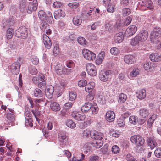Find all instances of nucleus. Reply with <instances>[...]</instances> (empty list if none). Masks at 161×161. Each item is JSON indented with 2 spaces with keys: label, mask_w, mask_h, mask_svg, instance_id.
<instances>
[{
  "label": "nucleus",
  "mask_w": 161,
  "mask_h": 161,
  "mask_svg": "<svg viewBox=\"0 0 161 161\" xmlns=\"http://www.w3.org/2000/svg\"><path fill=\"white\" fill-rule=\"evenodd\" d=\"M32 63L35 65H36L39 62V59L38 58L35 57H33L31 59Z\"/></svg>",
  "instance_id": "64"
},
{
  "label": "nucleus",
  "mask_w": 161,
  "mask_h": 161,
  "mask_svg": "<svg viewBox=\"0 0 161 161\" xmlns=\"http://www.w3.org/2000/svg\"><path fill=\"white\" fill-rule=\"evenodd\" d=\"M25 116L26 119H32V115L29 110H26L25 113Z\"/></svg>",
  "instance_id": "48"
},
{
  "label": "nucleus",
  "mask_w": 161,
  "mask_h": 161,
  "mask_svg": "<svg viewBox=\"0 0 161 161\" xmlns=\"http://www.w3.org/2000/svg\"><path fill=\"white\" fill-rule=\"evenodd\" d=\"M124 61L126 64H130L134 63L135 59L133 56L131 55H127L124 57Z\"/></svg>",
  "instance_id": "18"
},
{
  "label": "nucleus",
  "mask_w": 161,
  "mask_h": 161,
  "mask_svg": "<svg viewBox=\"0 0 161 161\" xmlns=\"http://www.w3.org/2000/svg\"><path fill=\"white\" fill-rule=\"evenodd\" d=\"M77 41L81 45H86V41L85 39L82 37H79L77 39Z\"/></svg>",
  "instance_id": "51"
},
{
  "label": "nucleus",
  "mask_w": 161,
  "mask_h": 161,
  "mask_svg": "<svg viewBox=\"0 0 161 161\" xmlns=\"http://www.w3.org/2000/svg\"><path fill=\"white\" fill-rule=\"evenodd\" d=\"M93 144L94 146L97 148H99L103 146V142L101 140H99L95 141Z\"/></svg>",
  "instance_id": "40"
},
{
  "label": "nucleus",
  "mask_w": 161,
  "mask_h": 161,
  "mask_svg": "<svg viewBox=\"0 0 161 161\" xmlns=\"http://www.w3.org/2000/svg\"><path fill=\"white\" fill-rule=\"evenodd\" d=\"M107 11L108 12L113 13L114 11V6L113 5L108 4Z\"/></svg>",
  "instance_id": "60"
},
{
  "label": "nucleus",
  "mask_w": 161,
  "mask_h": 161,
  "mask_svg": "<svg viewBox=\"0 0 161 161\" xmlns=\"http://www.w3.org/2000/svg\"><path fill=\"white\" fill-rule=\"evenodd\" d=\"M29 71L31 74L33 75H35L37 73V70L34 66H32L30 68Z\"/></svg>",
  "instance_id": "56"
},
{
  "label": "nucleus",
  "mask_w": 161,
  "mask_h": 161,
  "mask_svg": "<svg viewBox=\"0 0 161 161\" xmlns=\"http://www.w3.org/2000/svg\"><path fill=\"white\" fill-rule=\"evenodd\" d=\"M76 94L75 92H71L69 93V99L71 101L74 100L76 97Z\"/></svg>",
  "instance_id": "42"
},
{
  "label": "nucleus",
  "mask_w": 161,
  "mask_h": 161,
  "mask_svg": "<svg viewBox=\"0 0 161 161\" xmlns=\"http://www.w3.org/2000/svg\"><path fill=\"white\" fill-rule=\"evenodd\" d=\"M149 114V110L147 108H144L141 109L139 110V115L141 117L146 118Z\"/></svg>",
  "instance_id": "27"
},
{
  "label": "nucleus",
  "mask_w": 161,
  "mask_h": 161,
  "mask_svg": "<svg viewBox=\"0 0 161 161\" xmlns=\"http://www.w3.org/2000/svg\"><path fill=\"white\" fill-rule=\"evenodd\" d=\"M92 106V103L90 102H86L81 108V110L82 112L86 113L90 110Z\"/></svg>",
  "instance_id": "19"
},
{
  "label": "nucleus",
  "mask_w": 161,
  "mask_h": 161,
  "mask_svg": "<svg viewBox=\"0 0 161 161\" xmlns=\"http://www.w3.org/2000/svg\"><path fill=\"white\" fill-rule=\"evenodd\" d=\"M139 74V69L137 68H135L130 73V77H135Z\"/></svg>",
  "instance_id": "39"
},
{
  "label": "nucleus",
  "mask_w": 161,
  "mask_h": 161,
  "mask_svg": "<svg viewBox=\"0 0 161 161\" xmlns=\"http://www.w3.org/2000/svg\"><path fill=\"white\" fill-rule=\"evenodd\" d=\"M82 54L84 58L88 60H93L96 57V54L93 52L87 49H84L82 51Z\"/></svg>",
  "instance_id": "5"
},
{
  "label": "nucleus",
  "mask_w": 161,
  "mask_h": 161,
  "mask_svg": "<svg viewBox=\"0 0 161 161\" xmlns=\"http://www.w3.org/2000/svg\"><path fill=\"white\" fill-rule=\"evenodd\" d=\"M130 140L132 143L135 144L137 146H142L145 142L143 138L140 135L132 136Z\"/></svg>",
  "instance_id": "4"
},
{
  "label": "nucleus",
  "mask_w": 161,
  "mask_h": 161,
  "mask_svg": "<svg viewBox=\"0 0 161 161\" xmlns=\"http://www.w3.org/2000/svg\"><path fill=\"white\" fill-rule=\"evenodd\" d=\"M15 33L17 37L23 39L26 38L28 35L27 28L25 26L19 27L15 31Z\"/></svg>",
  "instance_id": "3"
},
{
  "label": "nucleus",
  "mask_w": 161,
  "mask_h": 161,
  "mask_svg": "<svg viewBox=\"0 0 161 161\" xmlns=\"http://www.w3.org/2000/svg\"><path fill=\"white\" fill-rule=\"evenodd\" d=\"M91 137L97 140H101L103 139L101 133L94 131H91Z\"/></svg>",
  "instance_id": "22"
},
{
  "label": "nucleus",
  "mask_w": 161,
  "mask_h": 161,
  "mask_svg": "<svg viewBox=\"0 0 161 161\" xmlns=\"http://www.w3.org/2000/svg\"><path fill=\"white\" fill-rule=\"evenodd\" d=\"M73 22L75 25H79L82 22V19L80 16H75L73 18Z\"/></svg>",
  "instance_id": "31"
},
{
  "label": "nucleus",
  "mask_w": 161,
  "mask_h": 161,
  "mask_svg": "<svg viewBox=\"0 0 161 161\" xmlns=\"http://www.w3.org/2000/svg\"><path fill=\"white\" fill-rule=\"evenodd\" d=\"M54 92V87L51 85L48 86L45 92V95L48 99L52 98L53 96V94Z\"/></svg>",
  "instance_id": "15"
},
{
  "label": "nucleus",
  "mask_w": 161,
  "mask_h": 161,
  "mask_svg": "<svg viewBox=\"0 0 161 161\" xmlns=\"http://www.w3.org/2000/svg\"><path fill=\"white\" fill-rule=\"evenodd\" d=\"M148 145L150 147L151 149L154 148L157 145L156 140L153 138L150 137L147 140Z\"/></svg>",
  "instance_id": "23"
},
{
  "label": "nucleus",
  "mask_w": 161,
  "mask_h": 161,
  "mask_svg": "<svg viewBox=\"0 0 161 161\" xmlns=\"http://www.w3.org/2000/svg\"><path fill=\"white\" fill-rule=\"evenodd\" d=\"M112 73L110 70L102 72L100 73L99 77L100 80L103 82H106L110 78Z\"/></svg>",
  "instance_id": "7"
},
{
  "label": "nucleus",
  "mask_w": 161,
  "mask_h": 161,
  "mask_svg": "<svg viewBox=\"0 0 161 161\" xmlns=\"http://www.w3.org/2000/svg\"><path fill=\"white\" fill-rule=\"evenodd\" d=\"M139 4L142 7L141 9L145 10L147 9H151L152 8V2L150 0H144Z\"/></svg>",
  "instance_id": "10"
},
{
  "label": "nucleus",
  "mask_w": 161,
  "mask_h": 161,
  "mask_svg": "<svg viewBox=\"0 0 161 161\" xmlns=\"http://www.w3.org/2000/svg\"><path fill=\"white\" fill-rule=\"evenodd\" d=\"M15 21L14 18L12 17L7 19L6 21L4 22L3 25V27L4 29H7L10 26L14 25Z\"/></svg>",
  "instance_id": "12"
},
{
  "label": "nucleus",
  "mask_w": 161,
  "mask_h": 161,
  "mask_svg": "<svg viewBox=\"0 0 161 161\" xmlns=\"http://www.w3.org/2000/svg\"><path fill=\"white\" fill-rule=\"evenodd\" d=\"M137 28L135 25L129 26L126 30L125 35L127 37H129L133 35L136 32Z\"/></svg>",
  "instance_id": "11"
},
{
  "label": "nucleus",
  "mask_w": 161,
  "mask_h": 161,
  "mask_svg": "<svg viewBox=\"0 0 161 161\" xmlns=\"http://www.w3.org/2000/svg\"><path fill=\"white\" fill-rule=\"evenodd\" d=\"M119 151V148L118 146L114 145L112 148V152L114 154L118 153Z\"/></svg>",
  "instance_id": "49"
},
{
  "label": "nucleus",
  "mask_w": 161,
  "mask_h": 161,
  "mask_svg": "<svg viewBox=\"0 0 161 161\" xmlns=\"http://www.w3.org/2000/svg\"><path fill=\"white\" fill-rule=\"evenodd\" d=\"M72 117L78 121H83L85 118V115L83 113L73 112L71 114Z\"/></svg>",
  "instance_id": "13"
},
{
  "label": "nucleus",
  "mask_w": 161,
  "mask_h": 161,
  "mask_svg": "<svg viewBox=\"0 0 161 161\" xmlns=\"http://www.w3.org/2000/svg\"><path fill=\"white\" fill-rule=\"evenodd\" d=\"M32 119H26L25 125L26 127H32L33 126V124L32 123Z\"/></svg>",
  "instance_id": "44"
},
{
  "label": "nucleus",
  "mask_w": 161,
  "mask_h": 161,
  "mask_svg": "<svg viewBox=\"0 0 161 161\" xmlns=\"http://www.w3.org/2000/svg\"><path fill=\"white\" fill-rule=\"evenodd\" d=\"M87 81L85 80H82L78 82V85L80 87H84L86 86L87 84Z\"/></svg>",
  "instance_id": "52"
},
{
  "label": "nucleus",
  "mask_w": 161,
  "mask_h": 161,
  "mask_svg": "<svg viewBox=\"0 0 161 161\" xmlns=\"http://www.w3.org/2000/svg\"><path fill=\"white\" fill-rule=\"evenodd\" d=\"M62 5L61 2L56 1L53 3V6L54 8H58L60 7Z\"/></svg>",
  "instance_id": "61"
},
{
  "label": "nucleus",
  "mask_w": 161,
  "mask_h": 161,
  "mask_svg": "<svg viewBox=\"0 0 161 161\" xmlns=\"http://www.w3.org/2000/svg\"><path fill=\"white\" fill-rule=\"evenodd\" d=\"M29 2L26 0H21L19 4V8L21 11H24L27 10L26 6L28 5Z\"/></svg>",
  "instance_id": "25"
},
{
  "label": "nucleus",
  "mask_w": 161,
  "mask_h": 161,
  "mask_svg": "<svg viewBox=\"0 0 161 161\" xmlns=\"http://www.w3.org/2000/svg\"><path fill=\"white\" fill-rule=\"evenodd\" d=\"M38 87L42 89H44L46 88V81H42L38 83Z\"/></svg>",
  "instance_id": "54"
},
{
  "label": "nucleus",
  "mask_w": 161,
  "mask_h": 161,
  "mask_svg": "<svg viewBox=\"0 0 161 161\" xmlns=\"http://www.w3.org/2000/svg\"><path fill=\"white\" fill-rule=\"evenodd\" d=\"M142 41L147 40L148 36L147 31L145 30H142L139 34L138 36Z\"/></svg>",
  "instance_id": "21"
},
{
  "label": "nucleus",
  "mask_w": 161,
  "mask_h": 161,
  "mask_svg": "<svg viewBox=\"0 0 161 161\" xmlns=\"http://www.w3.org/2000/svg\"><path fill=\"white\" fill-rule=\"evenodd\" d=\"M108 144H106L102 148L100 149V151L102 152L103 154H105L108 152Z\"/></svg>",
  "instance_id": "50"
},
{
  "label": "nucleus",
  "mask_w": 161,
  "mask_h": 161,
  "mask_svg": "<svg viewBox=\"0 0 161 161\" xmlns=\"http://www.w3.org/2000/svg\"><path fill=\"white\" fill-rule=\"evenodd\" d=\"M126 159L127 161H137L134 157L130 154H128L126 155Z\"/></svg>",
  "instance_id": "59"
},
{
  "label": "nucleus",
  "mask_w": 161,
  "mask_h": 161,
  "mask_svg": "<svg viewBox=\"0 0 161 161\" xmlns=\"http://www.w3.org/2000/svg\"><path fill=\"white\" fill-rule=\"evenodd\" d=\"M63 67L60 64H58L56 65L55 67V70L57 74L59 75L62 74Z\"/></svg>",
  "instance_id": "33"
},
{
  "label": "nucleus",
  "mask_w": 161,
  "mask_h": 161,
  "mask_svg": "<svg viewBox=\"0 0 161 161\" xmlns=\"http://www.w3.org/2000/svg\"><path fill=\"white\" fill-rule=\"evenodd\" d=\"M136 96L140 99H142L146 97V90L144 89H142L136 93Z\"/></svg>",
  "instance_id": "26"
},
{
  "label": "nucleus",
  "mask_w": 161,
  "mask_h": 161,
  "mask_svg": "<svg viewBox=\"0 0 161 161\" xmlns=\"http://www.w3.org/2000/svg\"><path fill=\"white\" fill-rule=\"evenodd\" d=\"M65 15L64 12L61 9H59L55 11L54 13V18L56 19H58L65 16Z\"/></svg>",
  "instance_id": "20"
},
{
  "label": "nucleus",
  "mask_w": 161,
  "mask_h": 161,
  "mask_svg": "<svg viewBox=\"0 0 161 161\" xmlns=\"http://www.w3.org/2000/svg\"><path fill=\"white\" fill-rule=\"evenodd\" d=\"M122 14L124 16H126L129 15L131 13L130 9L128 8H125L122 10Z\"/></svg>",
  "instance_id": "41"
},
{
  "label": "nucleus",
  "mask_w": 161,
  "mask_h": 161,
  "mask_svg": "<svg viewBox=\"0 0 161 161\" xmlns=\"http://www.w3.org/2000/svg\"><path fill=\"white\" fill-rule=\"evenodd\" d=\"M144 68L145 70H148L151 69V63L148 62L146 63L144 65Z\"/></svg>",
  "instance_id": "58"
},
{
  "label": "nucleus",
  "mask_w": 161,
  "mask_h": 161,
  "mask_svg": "<svg viewBox=\"0 0 161 161\" xmlns=\"http://www.w3.org/2000/svg\"><path fill=\"white\" fill-rule=\"evenodd\" d=\"M5 116L10 123L14 122L15 120V116L13 114L7 113L5 114Z\"/></svg>",
  "instance_id": "29"
},
{
  "label": "nucleus",
  "mask_w": 161,
  "mask_h": 161,
  "mask_svg": "<svg viewBox=\"0 0 161 161\" xmlns=\"http://www.w3.org/2000/svg\"><path fill=\"white\" fill-rule=\"evenodd\" d=\"M105 118L107 121L110 122H113L115 118V114L112 111H108L106 113Z\"/></svg>",
  "instance_id": "14"
},
{
  "label": "nucleus",
  "mask_w": 161,
  "mask_h": 161,
  "mask_svg": "<svg viewBox=\"0 0 161 161\" xmlns=\"http://www.w3.org/2000/svg\"><path fill=\"white\" fill-rule=\"evenodd\" d=\"M66 125L70 128H74L76 127V125L72 119H68L66 122Z\"/></svg>",
  "instance_id": "36"
},
{
  "label": "nucleus",
  "mask_w": 161,
  "mask_h": 161,
  "mask_svg": "<svg viewBox=\"0 0 161 161\" xmlns=\"http://www.w3.org/2000/svg\"><path fill=\"white\" fill-rule=\"evenodd\" d=\"M140 41H142L140 39L139 37L137 36L132 40L131 44L133 46H135L138 44Z\"/></svg>",
  "instance_id": "38"
},
{
  "label": "nucleus",
  "mask_w": 161,
  "mask_h": 161,
  "mask_svg": "<svg viewBox=\"0 0 161 161\" xmlns=\"http://www.w3.org/2000/svg\"><path fill=\"white\" fill-rule=\"evenodd\" d=\"M137 118L134 116H131L129 118L130 122L133 124H135L137 122Z\"/></svg>",
  "instance_id": "45"
},
{
  "label": "nucleus",
  "mask_w": 161,
  "mask_h": 161,
  "mask_svg": "<svg viewBox=\"0 0 161 161\" xmlns=\"http://www.w3.org/2000/svg\"><path fill=\"white\" fill-rule=\"evenodd\" d=\"M38 16L40 19L43 21H47L49 23L52 24L53 21V18L52 16L51 13L49 12L48 15L43 10H40L38 13Z\"/></svg>",
  "instance_id": "2"
},
{
  "label": "nucleus",
  "mask_w": 161,
  "mask_h": 161,
  "mask_svg": "<svg viewBox=\"0 0 161 161\" xmlns=\"http://www.w3.org/2000/svg\"><path fill=\"white\" fill-rule=\"evenodd\" d=\"M68 5L69 7L72 8H76L79 6V4L77 2H73L69 3Z\"/></svg>",
  "instance_id": "55"
},
{
  "label": "nucleus",
  "mask_w": 161,
  "mask_h": 161,
  "mask_svg": "<svg viewBox=\"0 0 161 161\" xmlns=\"http://www.w3.org/2000/svg\"><path fill=\"white\" fill-rule=\"evenodd\" d=\"M91 108L92 112L93 114H95L97 113L98 108L97 105H94L93 106L92 105Z\"/></svg>",
  "instance_id": "57"
},
{
  "label": "nucleus",
  "mask_w": 161,
  "mask_h": 161,
  "mask_svg": "<svg viewBox=\"0 0 161 161\" xmlns=\"http://www.w3.org/2000/svg\"><path fill=\"white\" fill-rule=\"evenodd\" d=\"M94 94L93 93H89L86 97V100L89 101L92 100L94 99Z\"/></svg>",
  "instance_id": "63"
},
{
  "label": "nucleus",
  "mask_w": 161,
  "mask_h": 161,
  "mask_svg": "<svg viewBox=\"0 0 161 161\" xmlns=\"http://www.w3.org/2000/svg\"><path fill=\"white\" fill-rule=\"evenodd\" d=\"M161 36V28H156L151 32L150 39L153 43L157 45V49H159L161 47V42L158 37Z\"/></svg>",
  "instance_id": "1"
},
{
  "label": "nucleus",
  "mask_w": 161,
  "mask_h": 161,
  "mask_svg": "<svg viewBox=\"0 0 161 161\" xmlns=\"http://www.w3.org/2000/svg\"><path fill=\"white\" fill-rule=\"evenodd\" d=\"M6 29H7L6 32L7 38L8 39H10L13 36L14 30L13 29L10 28Z\"/></svg>",
  "instance_id": "32"
},
{
  "label": "nucleus",
  "mask_w": 161,
  "mask_h": 161,
  "mask_svg": "<svg viewBox=\"0 0 161 161\" xmlns=\"http://www.w3.org/2000/svg\"><path fill=\"white\" fill-rule=\"evenodd\" d=\"M124 39L123 33L122 31L116 33L114 37V41L115 43H120L122 42Z\"/></svg>",
  "instance_id": "17"
},
{
  "label": "nucleus",
  "mask_w": 161,
  "mask_h": 161,
  "mask_svg": "<svg viewBox=\"0 0 161 161\" xmlns=\"http://www.w3.org/2000/svg\"><path fill=\"white\" fill-rule=\"evenodd\" d=\"M38 6L37 0H34L33 3H30L27 8V12L29 14H31L32 12L36 11L37 9Z\"/></svg>",
  "instance_id": "9"
},
{
  "label": "nucleus",
  "mask_w": 161,
  "mask_h": 161,
  "mask_svg": "<svg viewBox=\"0 0 161 161\" xmlns=\"http://www.w3.org/2000/svg\"><path fill=\"white\" fill-rule=\"evenodd\" d=\"M95 86V83L93 82H90L87 84L85 88V90L88 92H91Z\"/></svg>",
  "instance_id": "28"
},
{
  "label": "nucleus",
  "mask_w": 161,
  "mask_h": 161,
  "mask_svg": "<svg viewBox=\"0 0 161 161\" xmlns=\"http://www.w3.org/2000/svg\"><path fill=\"white\" fill-rule=\"evenodd\" d=\"M105 52L104 51H101L98 54L97 60H96V63L98 64H100L102 62L104 58Z\"/></svg>",
  "instance_id": "30"
},
{
  "label": "nucleus",
  "mask_w": 161,
  "mask_h": 161,
  "mask_svg": "<svg viewBox=\"0 0 161 161\" xmlns=\"http://www.w3.org/2000/svg\"><path fill=\"white\" fill-rule=\"evenodd\" d=\"M47 21H43L40 25V27L43 31H44L49 28L48 24L47 23Z\"/></svg>",
  "instance_id": "37"
},
{
  "label": "nucleus",
  "mask_w": 161,
  "mask_h": 161,
  "mask_svg": "<svg viewBox=\"0 0 161 161\" xmlns=\"http://www.w3.org/2000/svg\"><path fill=\"white\" fill-rule=\"evenodd\" d=\"M127 98V97L126 95L121 93L119 95L118 102L120 103H123L126 100Z\"/></svg>",
  "instance_id": "35"
},
{
  "label": "nucleus",
  "mask_w": 161,
  "mask_h": 161,
  "mask_svg": "<svg viewBox=\"0 0 161 161\" xmlns=\"http://www.w3.org/2000/svg\"><path fill=\"white\" fill-rule=\"evenodd\" d=\"M110 52L112 55H116L119 53V51L117 48L114 47L111 49Z\"/></svg>",
  "instance_id": "46"
},
{
  "label": "nucleus",
  "mask_w": 161,
  "mask_h": 161,
  "mask_svg": "<svg viewBox=\"0 0 161 161\" xmlns=\"http://www.w3.org/2000/svg\"><path fill=\"white\" fill-rule=\"evenodd\" d=\"M101 22L99 21L94 22L91 26V29L92 30H95L98 26L101 25Z\"/></svg>",
  "instance_id": "43"
},
{
  "label": "nucleus",
  "mask_w": 161,
  "mask_h": 161,
  "mask_svg": "<svg viewBox=\"0 0 161 161\" xmlns=\"http://www.w3.org/2000/svg\"><path fill=\"white\" fill-rule=\"evenodd\" d=\"M86 70L88 74L91 76H95L97 74L96 67L92 64L89 63L87 64Z\"/></svg>",
  "instance_id": "6"
},
{
  "label": "nucleus",
  "mask_w": 161,
  "mask_h": 161,
  "mask_svg": "<svg viewBox=\"0 0 161 161\" xmlns=\"http://www.w3.org/2000/svg\"><path fill=\"white\" fill-rule=\"evenodd\" d=\"M34 95L36 97H42L43 94L40 89L36 88L34 91Z\"/></svg>",
  "instance_id": "34"
},
{
  "label": "nucleus",
  "mask_w": 161,
  "mask_h": 161,
  "mask_svg": "<svg viewBox=\"0 0 161 161\" xmlns=\"http://www.w3.org/2000/svg\"><path fill=\"white\" fill-rule=\"evenodd\" d=\"M112 25L109 23L107 22L105 25V28L106 30L110 31L112 28Z\"/></svg>",
  "instance_id": "62"
},
{
  "label": "nucleus",
  "mask_w": 161,
  "mask_h": 161,
  "mask_svg": "<svg viewBox=\"0 0 161 161\" xmlns=\"http://www.w3.org/2000/svg\"><path fill=\"white\" fill-rule=\"evenodd\" d=\"M155 156L158 158L161 157V148H158L154 151Z\"/></svg>",
  "instance_id": "53"
},
{
  "label": "nucleus",
  "mask_w": 161,
  "mask_h": 161,
  "mask_svg": "<svg viewBox=\"0 0 161 161\" xmlns=\"http://www.w3.org/2000/svg\"><path fill=\"white\" fill-rule=\"evenodd\" d=\"M132 20V18L130 16L127 17L125 20L124 25L128 26L131 23Z\"/></svg>",
  "instance_id": "47"
},
{
  "label": "nucleus",
  "mask_w": 161,
  "mask_h": 161,
  "mask_svg": "<svg viewBox=\"0 0 161 161\" xmlns=\"http://www.w3.org/2000/svg\"><path fill=\"white\" fill-rule=\"evenodd\" d=\"M50 107L51 109L53 111H58L61 109L59 104L56 102H51Z\"/></svg>",
  "instance_id": "24"
},
{
  "label": "nucleus",
  "mask_w": 161,
  "mask_h": 161,
  "mask_svg": "<svg viewBox=\"0 0 161 161\" xmlns=\"http://www.w3.org/2000/svg\"><path fill=\"white\" fill-rule=\"evenodd\" d=\"M20 63L16 62L13 63L10 67V69L12 73L14 75L18 74L19 71Z\"/></svg>",
  "instance_id": "8"
},
{
  "label": "nucleus",
  "mask_w": 161,
  "mask_h": 161,
  "mask_svg": "<svg viewBox=\"0 0 161 161\" xmlns=\"http://www.w3.org/2000/svg\"><path fill=\"white\" fill-rule=\"evenodd\" d=\"M43 39L45 47L48 49H50L51 47L52 43L49 37L46 35H43Z\"/></svg>",
  "instance_id": "16"
}]
</instances>
